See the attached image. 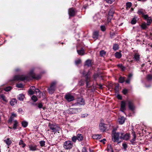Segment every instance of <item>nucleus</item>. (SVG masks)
<instances>
[{
  "label": "nucleus",
  "instance_id": "obj_1",
  "mask_svg": "<svg viewBox=\"0 0 152 152\" xmlns=\"http://www.w3.org/2000/svg\"><path fill=\"white\" fill-rule=\"evenodd\" d=\"M41 77H15V80H20L22 81H28L30 80H38Z\"/></svg>",
  "mask_w": 152,
  "mask_h": 152
},
{
  "label": "nucleus",
  "instance_id": "obj_2",
  "mask_svg": "<svg viewBox=\"0 0 152 152\" xmlns=\"http://www.w3.org/2000/svg\"><path fill=\"white\" fill-rule=\"evenodd\" d=\"M122 133L115 132V130L113 129L112 131V139L114 142H118L119 139L122 138Z\"/></svg>",
  "mask_w": 152,
  "mask_h": 152
},
{
  "label": "nucleus",
  "instance_id": "obj_3",
  "mask_svg": "<svg viewBox=\"0 0 152 152\" xmlns=\"http://www.w3.org/2000/svg\"><path fill=\"white\" fill-rule=\"evenodd\" d=\"M48 126L50 129L52 130V132L54 134L60 130V127L57 125L49 123L48 124Z\"/></svg>",
  "mask_w": 152,
  "mask_h": 152
},
{
  "label": "nucleus",
  "instance_id": "obj_4",
  "mask_svg": "<svg viewBox=\"0 0 152 152\" xmlns=\"http://www.w3.org/2000/svg\"><path fill=\"white\" fill-rule=\"evenodd\" d=\"M73 145V143L70 140L66 141L64 143V147L66 150H70L71 149Z\"/></svg>",
  "mask_w": 152,
  "mask_h": 152
},
{
  "label": "nucleus",
  "instance_id": "obj_5",
  "mask_svg": "<svg viewBox=\"0 0 152 152\" xmlns=\"http://www.w3.org/2000/svg\"><path fill=\"white\" fill-rule=\"evenodd\" d=\"M56 83V82H55L52 83L50 87L48 88V90L50 94H53L55 90Z\"/></svg>",
  "mask_w": 152,
  "mask_h": 152
},
{
  "label": "nucleus",
  "instance_id": "obj_6",
  "mask_svg": "<svg viewBox=\"0 0 152 152\" xmlns=\"http://www.w3.org/2000/svg\"><path fill=\"white\" fill-rule=\"evenodd\" d=\"M85 104V102L83 99L81 98H78L77 99L76 102L75 104V105L79 107L84 105Z\"/></svg>",
  "mask_w": 152,
  "mask_h": 152
},
{
  "label": "nucleus",
  "instance_id": "obj_7",
  "mask_svg": "<svg viewBox=\"0 0 152 152\" xmlns=\"http://www.w3.org/2000/svg\"><path fill=\"white\" fill-rule=\"evenodd\" d=\"M115 13L114 10L113 9H111L110 10L108 16V20L110 21L113 18V15Z\"/></svg>",
  "mask_w": 152,
  "mask_h": 152
},
{
  "label": "nucleus",
  "instance_id": "obj_8",
  "mask_svg": "<svg viewBox=\"0 0 152 152\" xmlns=\"http://www.w3.org/2000/svg\"><path fill=\"white\" fill-rule=\"evenodd\" d=\"M68 113L70 114L76 113L78 112V109L76 108H70L68 111Z\"/></svg>",
  "mask_w": 152,
  "mask_h": 152
},
{
  "label": "nucleus",
  "instance_id": "obj_9",
  "mask_svg": "<svg viewBox=\"0 0 152 152\" xmlns=\"http://www.w3.org/2000/svg\"><path fill=\"white\" fill-rule=\"evenodd\" d=\"M65 98L68 102H70L74 100V96L70 94H67L65 95Z\"/></svg>",
  "mask_w": 152,
  "mask_h": 152
},
{
  "label": "nucleus",
  "instance_id": "obj_10",
  "mask_svg": "<svg viewBox=\"0 0 152 152\" xmlns=\"http://www.w3.org/2000/svg\"><path fill=\"white\" fill-rule=\"evenodd\" d=\"M99 129L102 132H104L106 129V124L102 123H100L99 125Z\"/></svg>",
  "mask_w": 152,
  "mask_h": 152
},
{
  "label": "nucleus",
  "instance_id": "obj_11",
  "mask_svg": "<svg viewBox=\"0 0 152 152\" xmlns=\"http://www.w3.org/2000/svg\"><path fill=\"white\" fill-rule=\"evenodd\" d=\"M122 139L126 140H128L130 137V134L128 133L124 134V133H122Z\"/></svg>",
  "mask_w": 152,
  "mask_h": 152
},
{
  "label": "nucleus",
  "instance_id": "obj_12",
  "mask_svg": "<svg viewBox=\"0 0 152 152\" xmlns=\"http://www.w3.org/2000/svg\"><path fill=\"white\" fill-rule=\"evenodd\" d=\"M69 14L70 16H73L75 15V11L72 8H70L68 11Z\"/></svg>",
  "mask_w": 152,
  "mask_h": 152
},
{
  "label": "nucleus",
  "instance_id": "obj_13",
  "mask_svg": "<svg viewBox=\"0 0 152 152\" xmlns=\"http://www.w3.org/2000/svg\"><path fill=\"white\" fill-rule=\"evenodd\" d=\"M28 147L30 151H34L37 150V146L36 145H28Z\"/></svg>",
  "mask_w": 152,
  "mask_h": 152
},
{
  "label": "nucleus",
  "instance_id": "obj_14",
  "mask_svg": "<svg viewBox=\"0 0 152 152\" xmlns=\"http://www.w3.org/2000/svg\"><path fill=\"white\" fill-rule=\"evenodd\" d=\"M127 102L128 103L129 107L130 109L133 110L134 109V106L132 102L131 101H128Z\"/></svg>",
  "mask_w": 152,
  "mask_h": 152
},
{
  "label": "nucleus",
  "instance_id": "obj_15",
  "mask_svg": "<svg viewBox=\"0 0 152 152\" xmlns=\"http://www.w3.org/2000/svg\"><path fill=\"white\" fill-rule=\"evenodd\" d=\"M137 13L139 15H142V16L146 13L144 10L140 9L138 10L137 12Z\"/></svg>",
  "mask_w": 152,
  "mask_h": 152
},
{
  "label": "nucleus",
  "instance_id": "obj_16",
  "mask_svg": "<svg viewBox=\"0 0 152 152\" xmlns=\"http://www.w3.org/2000/svg\"><path fill=\"white\" fill-rule=\"evenodd\" d=\"M35 92L37 94V96L39 98H41V96H42V94L40 90L38 89H35Z\"/></svg>",
  "mask_w": 152,
  "mask_h": 152
},
{
  "label": "nucleus",
  "instance_id": "obj_17",
  "mask_svg": "<svg viewBox=\"0 0 152 152\" xmlns=\"http://www.w3.org/2000/svg\"><path fill=\"white\" fill-rule=\"evenodd\" d=\"M125 109L126 103L122 101L121 103V110L122 111L124 112Z\"/></svg>",
  "mask_w": 152,
  "mask_h": 152
},
{
  "label": "nucleus",
  "instance_id": "obj_18",
  "mask_svg": "<svg viewBox=\"0 0 152 152\" xmlns=\"http://www.w3.org/2000/svg\"><path fill=\"white\" fill-rule=\"evenodd\" d=\"M132 134L133 137L132 139L130 140V142L132 144H134L135 142V141L136 138V135L135 132H132Z\"/></svg>",
  "mask_w": 152,
  "mask_h": 152
},
{
  "label": "nucleus",
  "instance_id": "obj_19",
  "mask_svg": "<svg viewBox=\"0 0 152 152\" xmlns=\"http://www.w3.org/2000/svg\"><path fill=\"white\" fill-rule=\"evenodd\" d=\"M118 122L121 124H123L125 121V118L123 116L121 117L118 118Z\"/></svg>",
  "mask_w": 152,
  "mask_h": 152
},
{
  "label": "nucleus",
  "instance_id": "obj_20",
  "mask_svg": "<svg viewBox=\"0 0 152 152\" xmlns=\"http://www.w3.org/2000/svg\"><path fill=\"white\" fill-rule=\"evenodd\" d=\"M85 65L88 67L91 66L92 65L91 60L89 59L87 60L85 62Z\"/></svg>",
  "mask_w": 152,
  "mask_h": 152
},
{
  "label": "nucleus",
  "instance_id": "obj_21",
  "mask_svg": "<svg viewBox=\"0 0 152 152\" xmlns=\"http://www.w3.org/2000/svg\"><path fill=\"white\" fill-rule=\"evenodd\" d=\"M17 115L15 113H12L10 118L9 120V123H11L12 121L13 120L14 118L16 117H17Z\"/></svg>",
  "mask_w": 152,
  "mask_h": 152
},
{
  "label": "nucleus",
  "instance_id": "obj_22",
  "mask_svg": "<svg viewBox=\"0 0 152 152\" xmlns=\"http://www.w3.org/2000/svg\"><path fill=\"white\" fill-rule=\"evenodd\" d=\"M17 103V101L15 99H12L10 102V104L12 106H13Z\"/></svg>",
  "mask_w": 152,
  "mask_h": 152
},
{
  "label": "nucleus",
  "instance_id": "obj_23",
  "mask_svg": "<svg viewBox=\"0 0 152 152\" xmlns=\"http://www.w3.org/2000/svg\"><path fill=\"white\" fill-rule=\"evenodd\" d=\"M77 140L79 141H81L83 140V136L81 134H78L77 136Z\"/></svg>",
  "mask_w": 152,
  "mask_h": 152
},
{
  "label": "nucleus",
  "instance_id": "obj_24",
  "mask_svg": "<svg viewBox=\"0 0 152 152\" xmlns=\"http://www.w3.org/2000/svg\"><path fill=\"white\" fill-rule=\"evenodd\" d=\"M77 52L78 54L83 55L84 54V50L83 48H81L80 50H77Z\"/></svg>",
  "mask_w": 152,
  "mask_h": 152
},
{
  "label": "nucleus",
  "instance_id": "obj_25",
  "mask_svg": "<svg viewBox=\"0 0 152 152\" xmlns=\"http://www.w3.org/2000/svg\"><path fill=\"white\" fill-rule=\"evenodd\" d=\"M0 98L5 102H8V100L6 97L3 94L0 95Z\"/></svg>",
  "mask_w": 152,
  "mask_h": 152
},
{
  "label": "nucleus",
  "instance_id": "obj_26",
  "mask_svg": "<svg viewBox=\"0 0 152 152\" xmlns=\"http://www.w3.org/2000/svg\"><path fill=\"white\" fill-rule=\"evenodd\" d=\"M4 141L8 146H9L12 143L11 140L9 138H8L7 139L4 140Z\"/></svg>",
  "mask_w": 152,
  "mask_h": 152
},
{
  "label": "nucleus",
  "instance_id": "obj_27",
  "mask_svg": "<svg viewBox=\"0 0 152 152\" xmlns=\"http://www.w3.org/2000/svg\"><path fill=\"white\" fill-rule=\"evenodd\" d=\"M99 35V33L97 31H96L93 33V38L95 39L98 38Z\"/></svg>",
  "mask_w": 152,
  "mask_h": 152
},
{
  "label": "nucleus",
  "instance_id": "obj_28",
  "mask_svg": "<svg viewBox=\"0 0 152 152\" xmlns=\"http://www.w3.org/2000/svg\"><path fill=\"white\" fill-rule=\"evenodd\" d=\"M24 98V96L22 94H20L18 96V99L20 101H23Z\"/></svg>",
  "mask_w": 152,
  "mask_h": 152
},
{
  "label": "nucleus",
  "instance_id": "obj_29",
  "mask_svg": "<svg viewBox=\"0 0 152 152\" xmlns=\"http://www.w3.org/2000/svg\"><path fill=\"white\" fill-rule=\"evenodd\" d=\"M101 135H99V134H94L92 136L93 138L94 139H100L101 138Z\"/></svg>",
  "mask_w": 152,
  "mask_h": 152
},
{
  "label": "nucleus",
  "instance_id": "obj_30",
  "mask_svg": "<svg viewBox=\"0 0 152 152\" xmlns=\"http://www.w3.org/2000/svg\"><path fill=\"white\" fill-rule=\"evenodd\" d=\"M80 73H81L83 75L86 76H88L90 75V72L89 71L87 72L85 70H84L83 71H82V72H80Z\"/></svg>",
  "mask_w": 152,
  "mask_h": 152
},
{
  "label": "nucleus",
  "instance_id": "obj_31",
  "mask_svg": "<svg viewBox=\"0 0 152 152\" xmlns=\"http://www.w3.org/2000/svg\"><path fill=\"white\" fill-rule=\"evenodd\" d=\"M115 57L118 58H120L121 56L122 55L120 52H117L115 53Z\"/></svg>",
  "mask_w": 152,
  "mask_h": 152
},
{
  "label": "nucleus",
  "instance_id": "obj_32",
  "mask_svg": "<svg viewBox=\"0 0 152 152\" xmlns=\"http://www.w3.org/2000/svg\"><path fill=\"white\" fill-rule=\"evenodd\" d=\"M134 58L136 61H137L140 59V55L138 53H136L134 55Z\"/></svg>",
  "mask_w": 152,
  "mask_h": 152
},
{
  "label": "nucleus",
  "instance_id": "obj_33",
  "mask_svg": "<svg viewBox=\"0 0 152 152\" xmlns=\"http://www.w3.org/2000/svg\"><path fill=\"white\" fill-rule=\"evenodd\" d=\"M147 25L148 26H149L152 22V19L151 17H149L147 19Z\"/></svg>",
  "mask_w": 152,
  "mask_h": 152
},
{
  "label": "nucleus",
  "instance_id": "obj_34",
  "mask_svg": "<svg viewBox=\"0 0 152 152\" xmlns=\"http://www.w3.org/2000/svg\"><path fill=\"white\" fill-rule=\"evenodd\" d=\"M147 24L145 22L143 23L141 25V28L142 29H145L147 28Z\"/></svg>",
  "mask_w": 152,
  "mask_h": 152
},
{
  "label": "nucleus",
  "instance_id": "obj_35",
  "mask_svg": "<svg viewBox=\"0 0 152 152\" xmlns=\"http://www.w3.org/2000/svg\"><path fill=\"white\" fill-rule=\"evenodd\" d=\"M19 144L23 148L26 145V144L23 142V141L22 140H20Z\"/></svg>",
  "mask_w": 152,
  "mask_h": 152
},
{
  "label": "nucleus",
  "instance_id": "obj_36",
  "mask_svg": "<svg viewBox=\"0 0 152 152\" xmlns=\"http://www.w3.org/2000/svg\"><path fill=\"white\" fill-rule=\"evenodd\" d=\"M118 66L122 71H124L126 69V67L123 66L122 64H119Z\"/></svg>",
  "mask_w": 152,
  "mask_h": 152
},
{
  "label": "nucleus",
  "instance_id": "obj_37",
  "mask_svg": "<svg viewBox=\"0 0 152 152\" xmlns=\"http://www.w3.org/2000/svg\"><path fill=\"white\" fill-rule=\"evenodd\" d=\"M18 122L16 120L14 121V124H13V128L14 129H16L18 126Z\"/></svg>",
  "mask_w": 152,
  "mask_h": 152
},
{
  "label": "nucleus",
  "instance_id": "obj_38",
  "mask_svg": "<svg viewBox=\"0 0 152 152\" xmlns=\"http://www.w3.org/2000/svg\"><path fill=\"white\" fill-rule=\"evenodd\" d=\"M119 49L118 45L117 44H115L114 45L113 49L114 50H116Z\"/></svg>",
  "mask_w": 152,
  "mask_h": 152
},
{
  "label": "nucleus",
  "instance_id": "obj_39",
  "mask_svg": "<svg viewBox=\"0 0 152 152\" xmlns=\"http://www.w3.org/2000/svg\"><path fill=\"white\" fill-rule=\"evenodd\" d=\"M28 124L27 122L26 121H23L22 122V125L24 127H26Z\"/></svg>",
  "mask_w": 152,
  "mask_h": 152
},
{
  "label": "nucleus",
  "instance_id": "obj_40",
  "mask_svg": "<svg viewBox=\"0 0 152 152\" xmlns=\"http://www.w3.org/2000/svg\"><path fill=\"white\" fill-rule=\"evenodd\" d=\"M81 62V61L80 59H78L75 60V63L76 65H78L80 64Z\"/></svg>",
  "mask_w": 152,
  "mask_h": 152
},
{
  "label": "nucleus",
  "instance_id": "obj_41",
  "mask_svg": "<svg viewBox=\"0 0 152 152\" xmlns=\"http://www.w3.org/2000/svg\"><path fill=\"white\" fill-rule=\"evenodd\" d=\"M106 52L103 50H102L100 52V55L101 56H104L106 54Z\"/></svg>",
  "mask_w": 152,
  "mask_h": 152
},
{
  "label": "nucleus",
  "instance_id": "obj_42",
  "mask_svg": "<svg viewBox=\"0 0 152 152\" xmlns=\"http://www.w3.org/2000/svg\"><path fill=\"white\" fill-rule=\"evenodd\" d=\"M86 83L87 86L88 87H89L88 83L90 81V77H86Z\"/></svg>",
  "mask_w": 152,
  "mask_h": 152
},
{
  "label": "nucleus",
  "instance_id": "obj_43",
  "mask_svg": "<svg viewBox=\"0 0 152 152\" xmlns=\"http://www.w3.org/2000/svg\"><path fill=\"white\" fill-rule=\"evenodd\" d=\"M12 89L11 87L10 86H8L4 88V90L5 91H10Z\"/></svg>",
  "mask_w": 152,
  "mask_h": 152
},
{
  "label": "nucleus",
  "instance_id": "obj_44",
  "mask_svg": "<svg viewBox=\"0 0 152 152\" xmlns=\"http://www.w3.org/2000/svg\"><path fill=\"white\" fill-rule=\"evenodd\" d=\"M124 81V77H120L119 78V82L120 83H123Z\"/></svg>",
  "mask_w": 152,
  "mask_h": 152
},
{
  "label": "nucleus",
  "instance_id": "obj_45",
  "mask_svg": "<svg viewBox=\"0 0 152 152\" xmlns=\"http://www.w3.org/2000/svg\"><path fill=\"white\" fill-rule=\"evenodd\" d=\"M31 99L34 102H36L37 100V97L33 95V96L31 98Z\"/></svg>",
  "mask_w": 152,
  "mask_h": 152
},
{
  "label": "nucleus",
  "instance_id": "obj_46",
  "mask_svg": "<svg viewBox=\"0 0 152 152\" xmlns=\"http://www.w3.org/2000/svg\"><path fill=\"white\" fill-rule=\"evenodd\" d=\"M132 4L131 2H128L126 3V9L130 8L132 6Z\"/></svg>",
  "mask_w": 152,
  "mask_h": 152
},
{
  "label": "nucleus",
  "instance_id": "obj_47",
  "mask_svg": "<svg viewBox=\"0 0 152 152\" xmlns=\"http://www.w3.org/2000/svg\"><path fill=\"white\" fill-rule=\"evenodd\" d=\"M29 74L30 76H35V74L33 70H31L29 72Z\"/></svg>",
  "mask_w": 152,
  "mask_h": 152
},
{
  "label": "nucleus",
  "instance_id": "obj_48",
  "mask_svg": "<svg viewBox=\"0 0 152 152\" xmlns=\"http://www.w3.org/2000/svg\"><path fill=\"white\" fill-rule=\"evenodd\" d=\"M16 86L18 88H22L23 87V85L21 83L17 84Z\"/></svg>",
  "mask_w": 152,
  "mask_h": 152
},
{
  "label": "nucleus",
  "instance_id": "obj_49",
  "mask_svg": "<svg viewBox=\"0 0 152 152\" xmlns=\"http://www.w3.org/2000/svg\"><path fill=\"white\" fill-rule=\"evenodd\" d=\"M137 22L136 19L135 18H133L131 21V23L132 24H135Z\"/></svg>",
  "mask_w": 152,
  "mask_h": 152
},
{
  "label": "nucleus",
  "instance_id": "obj_50",
  "mask_svg": "<svg viewBox=\"0 0 152 152\" xmlns=\"http://www.w3.org/2000/svg\"><path fill=\"white\" fill-rule=\"evenodd\" d=\"M39 144L41 146H44L45 145V142L44 141H41L39 142Z\"/></svg>",
  "mask_w": 152,
  "mask_h": 152
},
{
  "label": "nucleus",
  "instance_id": "obj_51",
  "mask_svg": "<svg viewBox=\"0 0 152 152\" xmlns=\"http://www.w3.org/2000/svg\"><path fill=\"white\" fill-rule=\"evenodd\" d=\"M115 1V0H105L107 3L110 4H112Z\"/></svg>",
  "mask_w": 152,
  "mask_h": 152
},
{
  "label": "nucleus",
  "instance_id": "obj_52",
  "mask_svg": "<svg viewBox=\"0 0 152 152\" xmlns=\"http://www.w3.org/2000/svg\"><path fill=\"white\" fill-rule=\"evenodd\" d=\"M34 93V91L31 90V89H29V91H28V93L30 95H32Z\"/></svg>",
  "mask_w": 152,
  "mask_h": 152
},
{
  "label": "nucleus",
  "instance_id": "obj_53",
  "mask_svg": "<svg viewBox=\"0 0 152 152\" xmlns=\"http://www.w3.org/2000/svg\"><path fill=\"white\" fill-rule=\"evenodd\" d=\"M72 140L73 142H75L77 140V137L75 136H73L72 137Z\"/></svg>",
  "mask_w": 152,
  "mask_h": 152
},
{
  "label": "nucleus",
  "instance_id": "obj_54",
  "mask_svg": "<svg viewBox=\"0 0 152 152\" xmlns=\"http://www.w3.org/2000/svg\"><path fill=\"white\" fill-rule=\"evenodd\" d=\"M142 17L145 20H147L149 18L147 15H145V14L142 16Z\"/></svg>",
  "mask_w": 152,
  "mask_h": 152
},
{
  "label": "nucleus",
  "instance_id": "obj_55",
  "mask_svg": "<svg viewBox=\"0 0 152 152\" xmlns=\"http://www.w3.org/2000/svg\"><path fill=\"white\" fill-rule=\"evenodd\" d=\"M108 150L109 152H110V151H111V150H113V149L111 147V145H109L108 146Z\"/></svg>",
  "mask_w": 152,
  "mask_h": 152
},
{
  "label": "nucleus",
  "instance_id": "obj_56",
  "mask_svg": "<svg viewBox=\"0 0 152 152\" xmlns=\"http://www.w3.org/2000/svg\"><path fill=\"white\" fill-rule=\"evenodd\" d=\"M101 29L102 31H104L105 30V26H101Z\"/></svg>",
  "mask_w": 152,
  "mask_h": 152
},
{
  "label": "nucleus",
  "instance_id": "obj_57",
  "mask_svg": "<svg viewBox=\"0 0 152 152\" xmlns=\"http://www.w3.org/2000/svg\"><path fill=\"white\" fill-rule=\"evenodd\" d=\"M122 146L124 149H126L127 147V145L126 143H123Z\"/></svg>",
  "mask_w": 152,
  "mask_h": 152
},
{
  "label": "nucleus",
  "instance_id": "obj_58",
  "mask_svg": "<svg viewBox=\"0 0 152 152\" xmlns=\"http://www.w3.org/2000/svg\"><path fill=\"white\" fill-rule=\"evenodd\" d=\"M82 152H87L85 147H83L82 150Z\"/></svg>",
  "mask_w": 152,
  "mask_h": 152
},
{
  "label": "nucleus",
  "instance_id": "obj_59",
  "mask_svg": "<svg viewBox=\"0 0 152 152\" xmlns=\"http://www.w3.org/2000/svg\"><path fill=\"white\" fill-rule=\"evenodd\" d=\"M106 141V140L105 139H103V140H100V142L104 144L105 143V141Z\"/></svg>",
  "mask_w": 152,
  "mask_h": 152
},
{
  "label": "nucleus",
  "instance_id": "obj_60",
  "mask_svg": "<svg viewBox=\"0 0 152 152\" xmlns=\"http://www.w3.org/2000/svg\"><path fill=\"white\" fill-rule=\"evenodd\" d=\"M43 105L41 103H39L38 104V107L39 108H42Z\"/></svg>",
  "mask_w": 152,
  "mask_h": 152
},
{
  "label": "nucleus",
  "instance_id": "obj_61",
  "mask_svg": "<svg viewBox=\"0 0 152 152\" xmlns=\"http://www.w3.org/2000/svg\"><path fill=\"white\" fill-rule=\"evenodd\" d=\"M128 91L126 89H124L123 91V93L124 94H126L127 92Z\"/></svg>",
  "mask_w": 152,
  "mask_h": 152
},
{
  "label": "nucleus",
  "instance_id": "obj_62",
  "mask_svg": "<svg viewBox=\"0 0 152 152\" xmlns=\"http://www.w3.org/2000/svg\"><path fill=\"white\" fill-rule=\"evenodd\" d=\"M130 77H129L128 79H127V80H126V83H130Z\"/></svg>",
  "mask_w": 152,
  "mask_h": 152
},
{
  "label": "nucleus",
  "instance_id": "obj_63",
  "mask_svg": "<svg viewBox=\"0 0 152 152\" xmlns=\"http://www.w3.org/2000/svg\"><path fill=\"white\" fill-rule=\"evenodd\" d=\"M30 89H31V90H33V91L35 90V86H31V87H30Z\"/></svg>",
  "mask_w": 152,
  "mask_h": 152
},
{
  "label": "nucleus",
  "instance_id": "obj_64",
  "mask_svg": "<svg viewBox=\"0 0 152 152\" xmlns=\"http://www.w3.org/2000/svg\"><path fill=\"white\" fill-rule=\"evenodd\" d=\"M147 79L148 80H151L152 79V77H148Z\"/></svg>",
  "mask_w": 152,
  "mask_h": 152
}]
</instances>
